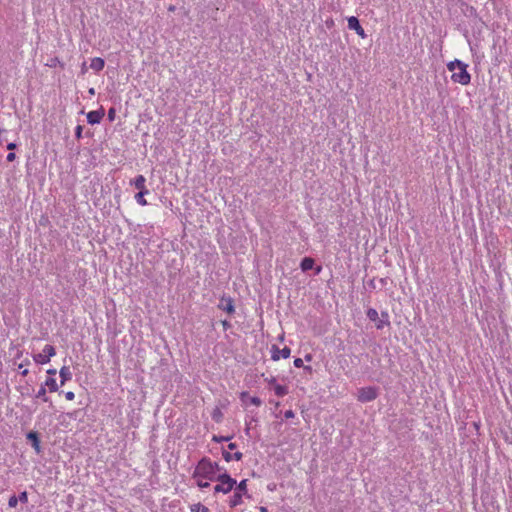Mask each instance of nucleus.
I'll use <instances>...</instances> for the list:
<instances>
[{
    "label": "nucleus",
    "mask_w": 512,
    "mask_h": 512,
    "mask_svg": "<svg viewBox=\"0 0 512 512\" xmlns=\"http://www.w3.org/2000/svg\"><path fill=\"white\" fill-rule=\"evenodd\" d=\"M249 403L255 406H260L262 404V401L259 397L256 396H249Z\"/></svg>",
    "instance_id": "obj_28"
},
{
    "label": "nucleus",
    "mask_w": 512,
    "mask_h": 512,
    "mask_svg": "<svg viewBox=\"0 0 512 512\" xmlns=\"http://www.w3.org/2000/svg\"><path fill=\"white\" fill-rule=\"evenodd\" d=\"M18 501H20L21 503H27L28 502V495H27V492L24 491V492H21L18 496Z\"/></svg>",
    "instance_id": "obj_30"
},
{
    "label": "nucleus",
    "mask_w": 512,
    "mask_h": 512,
    "mask_svg": "<svg viewBox=\"0 0 512 512\" xmlns=\"http://www.w3.org/2000/svg\"><path fill=\"white\" fill-rule=\"evenodd\" d=\"M449 71L453 72L451 79L455 83L467 85L471 81V76L467 71V65L462 61L455 59L447 64Z\"/></svg>",
    "instance_id": "obj_2"
},
{
    "label": "nucleus",
    "mask_w": 512,
    "mask_h": 512,
    "mask_svg": "<svg viewBox=\"0 0 512 512\" xmlns=\"http://www.w3.org/2000/svg\"><path fill=\"white\" fill-rule=\"evenodd\" d=\"M65 398H66L67 400H69V401L74 400V398H75V394H74V392H72V391H68V392H66V393H65Z\"/></svg>",
    "instance_id": "obj_33"
},
{
    "label": "nucleus",
    "mask_w": 512,
    "mask_h": 512,
    "mask_svg": "<svg viewBox=\"0 0 512 512\" xmlns=\"http://www.w3.org/2000/svg\"><path fill=\"white\" fill-rule=\"evenodd\" d=\"M245 431H246V434H248V433H249V427H247V428L245 429Z\"/></svg>",
    "instance_id": "obj_50"
},
{
    "label": "nucleus",
    "mask_w": 512,
    "mask_h": 512,
    "mask_svg": "<svg viewBox=\"0 0 512 512\" xmlns=\"http://www.w3.org/2000/svg\"><path fill=\"white\" fill-rule=\"evenodd\" d=\"M29 373L28 369L22 368L21 375L26 376Z\"/></svg>",
    "instance_id": "obj_42"
},
{
    "label": "nucleus",
    "mask_w": 512,
    "mask_h": 512,
    "mask_svg": "<svg viewBox=\"0 0 512 512\" xmlns=\"http://www.w3.org/2000/svg\"><path fill=\"white\" fill-rule=\"evenodd\" d=\"M18 504V497L15 496V495H12L10 498H9V501H8V505L9 507L11 508H14L16 507Z\"/></svg>",
    "instance_id": "obj_29"
},
{
    "label": "nucleus",
    "mask_w": 512,
    "mask_h": 512,
    "mask_svg": "<svg viewBox=\"0 0 512 512\" xmlns=\"http://www.w3.org/2000/svg\"><path fill=\"white\" fill-rule=\"evenodd\" d=\"M198 486L200 488H208V487H210V483L208 481L199 480L198 481Z\"/></svg>",
    "instance_id": "obj_34"
},
{
    "label": "nucleus",
    "mask_w": 512,
    "mask_h": 512,
    "mask_svg": "<svg viewBox=\"0 0 512 512\" xmlns=\"http://www.w3.org/2000/svg\"><path fill=\"white\" fill-rule=\"evenodd\" d=\"M320 271H321V267L319 266V267L317 268L316 273L318 274Z\"/></svg>",
    "instance_id": "obj_49"
},
{
    "label": "nucleus",
    "mask_w": 512,
    "mask_h": 512,
    "mask_svg": "<svg viewBox=\"0 0 512 512\" xmlns=\"http://www.w3.org/2000/svg\"><path fill=\"white\" fill-rule=\"evenodd\" d=\"M59 374H60V378H61V385H64V383L66 381H69L72 378V373H71L69 367H67V366H63L60 369Z\"/></svg>",
    "instance_id": "obj_13"
},
{
    "label": "nucleus",
    "mask_w": 512,
    "mask_h": 512,
    "mask_svg": "<svg viewBox=\"0 0 512 512\" xmlns=\"http://www.w3.org/2000/svg\"><path fill=\"white\" fill-rule=\"evenodd\" d=\"M284 416L286 419H290V418H293L295 416L294 412L292 410H287L285 413H284Z\"/></svg>",
    "instance_id": "obj_36"
},
{
    "label": "nucleus",
    "mask_w": 512,
    "mask_h": 512,
    "mask_svg": "<svg viewBox=\"0 0 512 512\" xmlns=\"http://www.w3.org/2000/svg\"><path fill=\"white\" fill-rule=\"evenodd\" d=\"M56 354V350L52 345H45L43 353H38L33 356V359L38 364H46L50 361V358Z\"/></svg>",
    "instance_id": "obj_4"
},
{
    "label": "nucleus",
    "mask_w": 512,
    "mask_h": 512,
    "mask_svg": "<svg viewBox=\"0 0 512 512\" xmlns=\"http://www.w3.org/2000/svg\"><path fill=\"white\" fill-rule=\"evenodd\" d=\"M236 447H237V445H236L235 443H230V444L228 445V448H229L230 450H234V449H236Z\"/></svg>",
    "instance_id": "obj_41"
},
{
    "label": "nucleus",
    "mask_w": 512,
    "mask_h": 512,
    "mask_svg": "<svg viewBox=\"0 0 512 512\" xmlns=\"http://www.w3.org/2000/svg\"><path fill=\"white\" fill-rule=\"evenodd\" d=\"M145 177L143 175H138L135 179H134V186L137 190L139 191H142V190H146L145 188Z\"/></svg>",
    "instance_id": "obj_16"
},
{
    "label": "nucleus",
    "mask_w": 512,
    "mask_h": 512,
    "mask_svg": "<svg viewBox=\"0 0 512 512\" xmlns=\"http://www.w3.org/2000/svg\"><path fill=\"white\" fill-rule=\"evenodd\" d=\"M294 366L297 367V368L304 367V369L309 371V372L312 371V367L311 366H304L303 360L301 358H296L294 360Z\"/></svg>",
    "instance_id": "obj_26"
},
{
    "label": "nucleus",
    "mask_w": 512,
    "mask_h": 512,
    "mask_svg": "<svg viewBox=\"0 0 512 512\" xmlns=\"http://www.w3.org/2000/svg\"><path fill=\"white\" fill-rule=\"evenodd\" d=\"M369 286L375 288L374 279L369 281Z\"/></svg>",
    "instance_id": "obj_45"
},
{
    "label": "nucleus",
    "mask_w": 512,
    "mask_h": 512,
    "mask_svg": "<svg viewBox=\"0 0 512 512\" xmlns=\"http://www.w3.org/2000/svg\"><path fill=\"white\" fill-rule=\"evenodd\" d=\"M385 325H387V326L390 325L389 315H388L387 312H382L381 313V318L376 323V328L377 329H382Z\"/></svg>",
    "instance_id": "obj_15"
},
{
    "label": "nucleus",
    "mask_w": 512,
    "mask_h": 512,
    "mask_svg": "<svg viewBox=\"0 0 512 512\" xmlns=\"http://www.w3.org/2000/svg\"><path fill=\"white\" fill-rule=\"evenodd\" d=\"M377 389L374 387L361 388L358 392V400L361 402H370L377 398Z\"/></svg>",
    "instance_id": "obj_5"
},
{
    "label": "nucleus",
    "mask_w": 512,
    "mask_h": 512,
    "mask_svg": "<svg viewBox=\"0 0 512 512\" xmlns=\"http://www.w3.org/2000/svg\"><path fill=\"white\" fill-rule=\"evenodd\" d=\"M259 511H260V512H268L267 508H266V507H263V506H261V507L259 508Z\"/></svg>",
    "instance_id": "obj_47"
},
{
    "label": "nucleus",
    "mask_w": 512,
    "mask_h": 512,
    "mask_svg": "<svg viewBox=\"0 0 512 512\" xmlns=\"http://www.w3.org/2000/svg\"><path fill=\"white\" fill-rule=\"evenodd\" d=\"M232 439V436H217V435H214L212 437V441L216 442V443H221V442H224V441H229Z\"/></svg>",
    "instance_id": "obj_27"
},
{
    "label": "nucleus",
    "mask_w": 512,
    "mask_h": 512,
    "mask_svg": "<svg viewBox=\"0 0 512 512\" xmlns=\"http://www.w3.org/2000/svg\"><path fill=\"white\" fill-rule=\"evenodd\" d=\"M221 324H222L224 330H227V329H229L231 327V324H230V322L228 320H222Z\"/></svg>",
    "instance_id": "obj_37"
},
{
    "label": "nucleus",
    "mask_w": 512,
    "mask_h": 512,
    "mask_svg": "<svg viewBox=\"0 0 512 512\" xmlns=\"http://www.w3.org/2000/svg\"><path fill=\"white\" fill-rule=\"evenodd\" d=\"M27 439H28L29 441H31L32 446H33V448L35 449V451H36L37 453H40V452H41V447H40V439H39L38 433H37V432H34V431H30V432L27 434Z\"/></svg>",
    "instance_id": "obj_10"
},
{
    "label": "nucleus",
    "mask_w": 512,
    "mask_h": 512,
    "mask_svg": "<svg viewBox=\"0 0 512 512\" xmlns=\"http://www.w3.org/2000/svg\"><path fill=\"white\" fill-rule=\"evenodd\" d=\"M104 109L100 108L98 110L90 111L87 114V121L91 125H95L101 122L102 118L104 117Z\"/></svg>",
    "instance_id": "obj_8"
},
{
    "label": "nucleus",
    "mask_w": 512,
    "mask_h": 512,
    "mask_svg": "<svg viewBox=\"0 0 512 512\" xmlns=\"http://www.w3.org/2000/svg\"><path fill=\"white\" fill-rule=\"evenodd\" d=\"M191 512H210V510L201 503H197L191 506Z\"/></svg>",
    "instance_id": "obj_24"
},
{
    "label": "nucleus",
    "mask_w": 512,
    "mask_h": 512,
    "mask_svg": "<svg viewBox=\"0 0 512 512\" xmlns=\"http://www.w3.org/2000/svg\"><path fill=\"white\" fill-rule=\"evenodd\" d=\"M315 264V261L311 257H304L300 263V268L303 272L311 270Z\"/></svg>",
    "instance_id": "obj_11"
},
{
    "label": "nucleus",
    "mask_w": 512,
    "mask_h": 512,
    "mask_svg": "<svg viewBox=\"0 0 512 512\" xmlns=\"http://www.w3.org/2000/svg\"><path fill=\"white\" fill-rule=\"evenodd\" d=\"M305 360H306V361H311V360H312V356H311L310 354H307V355L305 356Z\"/></svg>",
    "instance_id": "obj_46"
},
{
    "label": "nucleus",
    "mask_w": 512,
    "mask_h": 512,
    "mask_svg": "<svg viewBox=\"0 0 512 512\" xmlns=\"http://www.w3.org/2000/svg\"><path fill=\"white\" fill-rule=\"evenodd\" d=\"M82 130L83 127L81 125H78L75 129V136L76 138L80 139L82 137Z\"/></svg>",
    "instance_id": "obj_31"
},
{
    "label": "nucleus",
    "mask_w": 512,
    "mask_h": 512,
    "mask_svg": "<svg viewBox=\"0 0 512 512\" xmlns=\"http://www.w3.org/2000/svg\"><path fill=\"white\" fill-rule=\"evenodd\" d=\"M145 194H148V190H142V191H139L136 195H135V198H136V201L138 204L144 206L147 204L145 198H144V195Z\"/></svg>",
    "instance_id": "obj_20"
},
{
    "label": "nucleus",
    "mask_w": 512,
    "mask_h": 512,
    "mask_svg": "<svg viewBox=\"0 0 512 512\" xmlns=\"http://www.w3.org/2000/svg\"><path fill=\"white\" fill-rule=\"evenodd\" d=\"M247 479H244L242 481H240V483H236V491L235 492H239L241 493L242 495H247Z\"/></svg>",
    "instance_id": "obj_19"
},
{
    "label": "nucleus",
    "mask_w": 512,
    "mask_h": 512,
    "mask_svg": "<svg viewBox=\"0 0 512 512\" xmlns=\"http://www.w3.org/2000/svg\"><path fill=\"white\" fill-rule=\"evenodd\" d=\"M115 114H116L115 108H110V109L108 110V119H109L110 121H113V120H114V118H115Z\"/></svg>",
    "instance_id": "obj_32"
},
{
    "label": "nucleus",
    "mask_w": 512,
    "mask_h": 512,
    "mask_svg": "<svg viewBox=\"0 0 512 512\" xmlns=\"http://www.w3.org/2000/svg\"><path fill=\"white\" fill-rule=\"evenodd\" d=\"M224 470L217 462H211L208 458H202L196 466L194 476L206 478L214 481L218 476L217 472Z\"/></svg>",
    "instance_id": "obj_1"
},
{
    "label": "nucleus",
    "mask_w": 512,
    "mask_h": 512,
    "mask_svg": "<svg viewBox=\"0 0 512 512\" xmlns=\"http://www.w3.org/2000/svg\"><path fill=\"white\" fill-rule=\"evenodd\" d=\"M291 349L289 347H284L283 349H279L276 345L272 346V359L274 361L279 360L281 357L287 359L290 356Z\"/></svg>",
    "instance_id": "obj_7"
},
{
    "label": "nucleus",
    "mask_w": 512,
    "mask_h": 512,
    "mask_svg": "<svg viewBox=\"0 0 512 512\" xmlns=\"http://www.w3.org/2000/svg\"><path fill=\"white\" fill-rule=\"evenodd\" d=\"M16 148H17V144H16V143H14V142L8 143V145H7V149H8V150L13 151V150H15Z\"/></svg>",
    "instance_id": "obj_38"
},
{
    "label": "nucleus",
    "mask_w": 512,
    "mask_h": 512,
    "mask_svg": "<svg viewBox=\"0 0 512 512\" xmlns=\"http://www.w3.org/2000/svg\"><path fill=\"white\" fill-rule=\"evenodd\" d=\"M241 400L244 402L245 400H249V394L248 392H242L240 395Z\"/></svg>",
    "instance_id": "obj_39"
},
{
    "label": "nucleus",
    "mask_w": 512,
    "mask_h": 512,
    "mask_svg": "<svg viewBox=\"0 0 512 512\" xmlns=\"http://www.w3.org/2000/svg\"><path fill=\"white\" fill-rule=\"evenodd\" d=\"M6 159L8 162H13L16 159V154L14 152H10L8 153Z\"/></svg>",
    "instance_id": "obj_35"
},
{
    "label": "nucleus",
    "mask_w": 512,
    "mask_h": 512,
    "mask_svg": "<svg viewBox=\"0 0 512 512\" xmlns=\"http://www.w3.org/2000/svg\"><path fill=\"white\" fill-rule=\"evenodd\" d=\"M218 307L219 309L227 312L228 314H233L235 312L234 302L231 297H222L220 299Z\"/></svg>",
    "instance_id": "obj_9"
},
{
    "label": "nucleus",
    "mask_w": 512,
    "mask_h": 512,
    "mask_svg": "<svg viewBox=\"0 0 512 512\" xmlns=\"http://www.w3.org/2000/svg\"><path fill=\"white\" fill-rule=\"evenodd\" d=\"M88 92H89V94H91V95H94V94H95V90H94V88H90Z\"/></svg>",
    "instance_id": "obj_48"
},
{
    "label": "nucleus",
    "mask_w": 512,
    "mask_h": 512,
    "mask_svg": "<svg viewBox=\"0 0 512 512\" xmlns=\"http://www.w3.org/2000/svg\"><path fill=\"white\" fill-rule=\"evenodd\" d=\"M367 317L371 321H377L378 320V312L374 308H369L367 310Z\"/></svg>",
    "instance_id": "obj_25"
},
{
    "label": "nucleus",
    "mask_w": 512,
    "mask_h": 512,
    "mask_svg": "<svg viewBox=\"0 0 512 512\" xmlns=\"http://www.w3.org/2000/svg\"><path fill=\"white\" fill-rule=\"evenodd\" d=\"M242 494L239 492H235L229 501L230 507H236L242 503Z\"/></svg>",
    "instance_id": "obj_18"
},
{
    "label": "nucleus",
    "mask_w": 512,
    "mask_h": 512,
    "mask_svg": "<svg viewBox=\"0 0 512 512\" xmlns=\"http://www.w3.org/2000/svg\"><path fill=\"white\" fill-rule=\"evenodd\" d=\"M44 387H48L50 392H56L58 391V385L54 378L49 377L46 379V381L43 384Z\"/></svg>",
    "instance_id": "obj_17"
},
{
    "label": "nucleus",
    "mask_w": 512,
    "mask_h": 512,
    "mask_svg": "<svg viewBox=\"0 0 512 512\" xmlns=\"http://www.w3.org/2000/svg\"><path fill=\"white\" fill-rule=\"evenodd\" d=\"M274 391L277 396L283 397L288 393V388L283 385H276Z\"/></svg>",
    "instance_id": "obj_23"
},
{
    "label": "nucleus",
    "mask_w": 512,
    "mask_h": 512,
    "mask_svg": "<svg viewBox=\"0 0 512 512\" xmlns=\"http://www.w3.org/2000/svg\"><path fill=\"white\" fill-rule=\"evenodd\" d=\"M348 28L354 30L360 37L365 38L366 34L357 17L351 16L348 18Z\"/></svg>",
    "instance_id": "obj_6"
},
{
    "label": "nucleus",
    "mask_w": 512,
    "mask_h": 512,
    "mask_svg": "<svg viewBox=\"0 0 512 512\" xmlns=\"http://www.w3.org/2000/svg\"><path fill=\"white\" fill-rule=\"evenodd\" d=\"M47 374L51 375V376H54L56 374V369H49V370H47Z\"/></svg>",
    "instance_id": "obj_40"
},
{
    "label": "nucleus",
    "mask_w": 512,
    "mask_h": 512,
    "mask_svg": "<svg viewBox=\"0 0 512 512\" xmlns=\"http://www.w3.org/2000/svg\"><path fill=\"white\" fill-rule=\"evenodd\" d=\"M56 62H58V59H57V58L52 59L50 66H51V67L55 66V63H56Z\"/></svg>",
    "instance_id": "obj_44"
},
{
    "label": "nucleus",
    "mask_w": 512,
    "mask_h": 512,
    "mask_svg": "<svg viewBox=\"0 0 512 512\" xmlns=\"http://www.w3.org/2000/svg\"><path fill=\"white\" fill-rule=\"evenodd\" d=\"M35 397L41 399L43 402H49V398L46 395V388L43 385H41Z\"/></svg>",
    "instance_id": "obj_22"
},
{
    "label": "nucleus",
    "mask_w": 512,
    "mask_h": 512,
    "mask_svg": "<svg viewBox=\"0 0 512 512\" xmlns=\"http://www.w3.org/2000/svg\"><path fill=\"white\" fill-rule=\"evenodd\" d=\"M29 373L28 369L22 368L21 375L26 376Z\"/></svg>",
    "instance_id": "obj_43"
},
{
    "label": "nucleus",
    "mask_w": 512,
    "mask_h": 512,
    "mask_svg": "<svg viewBox=\"0 0 512 512\" xmlns=\"http://www.w3.org/2000/svg\"><path fill=\"white\" fill-rule=\"evenodd\" d=\"M463 5L465 6V9L463 11L466 16L477 17V10L473 6L468 5V4H463Z\"/></svg>",
    "instance_id": "obj_21"
},
{
    "label": "nucleus",
    "mask_w": 512,
    "mask_h": 512,
    "mask_svg": "<svg viewBox=\"0 0 512 512\" xmlns=\"http://www.w3.org/2000/svg\"><path fill=\"white\" fill-rule=\"evenodd\" d=\"M222 456L226 462H230L231 460H241L243 457V454L241 452H235L234 454H231L230 452L223 449Z\"/></svg>",
    "instance_id": "obj_12"
},
{
    "label": "nucleus",
    "mask_w": 512,
    "mask_h": 512,
    "mask_svg": "<svg viewBox=\"0 0 512 512\" xmlns=\"http://www.w3.org/2000/svg\"><path fill=\"white\" fill-rule=\"evenodd\" d=\"M214 481L219 482V484L214 486V492L219 493L222 492L224 494L229 493L234 486L236 485V480L233 479L226 470L223 473L218 474Z\"/></svg>",
    "instance_id": "obj_3"
},
{
    "label": "nucleus",
    "mask_w": 512,
    "mask_h": 512,
    "mask_svg": "<svg viewBox=\"0 0 512 512\" xmlns=\"http://www.w3.org/2000/svg\"><path fill=\"white\" fill-rule=\"evenodd\" d=\"M105 61L100 57H95L91 60L90 67L95 71H101L104 68Z\"/></svg>",
    "instance_id": "obj_14"
}]
</instances>
